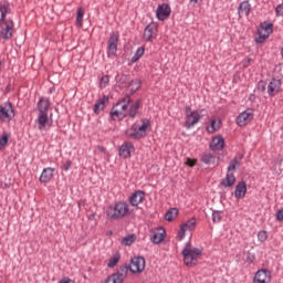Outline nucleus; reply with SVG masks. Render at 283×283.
<instances>
[{"instance_id":"nucleus-1","label":"nucleus","mask_w":283,"mask_h":283,"mask_svg":"<svg viewBox=\"0 0 283 283\" xmlns=\"http://www.w3.org/2000/svg\"><path fill=\"white\" fill-rule=\"evenodd\" d=\"M143 102L140 99L132 101V97L126 96L122 98L109 112L112 120H123L124 118H136L138 109H140Z\"/></svg>"},{"instance_id":"nucleus-2","label":"nucleus","mask_w":283,"mask_h":283,"mask_svg":"<svg viewBox=\"0 0 283 283\" xmlns=\"http://www.w3.org/2000/svg\"><path fill=\"white\" fill-rule=\"evenodd\" d=\"M140 123L142 124H138V122H136L132 125V127L126 129L125 134L127 138H132L133 140H140L147 136V129L151 127V123H149V119H142Z\"/></svg>"},{"instance_id":"nucleus-3","label":"nucleus","mask_w":283,"mask_h":283,"mask_svg":"<svg viewBox=\"0 0 283 283\" xmlns=\"http://www.w3.org/2000/svg\"><path fill=\"white\" fill-rule=\"evenodd\" d=\"M129 213V203L125 200L115 202L112 206H108L106 210V216L111 220H123Z\"/></svg>"},{"instance_id":"nucleus-4","label":"nucleus","mask_w":283,"mask_h":283,"mask_svg":"<svg viewBox=\"0 0 283 283\" xmlns=\"http://www.w3.org/2000/svg\"><path fill=\"white\" fill-rule=\"evenodd\" d=\"M181 255L184 258V264L191 269L198 264V260H200V256L202 255V249L192 248L191 242L189 241L181 251Z\"/></svg>"},{"instance_id":"nucleus-5","label":"nucleus","mask_w":283,"mask_h":283,"mask_svg":"<svg viewBox=\"0 0 283 283\" xmlns=\"http://www.w3.org/2000/svg\"><path fill=\"white\" fill-rule=\"evenodd\" d=\"M17 29H14V20L11 18L4 19L0 22V41H10L14 36Z\"/></svg>"},{"instance_id":"nucleus-6","label":"nucleus","mask_w":283,"mask_h":283,"mask_svg":"<svg viewBox=\"0 0 283 283\" xmlns=\"http://www.w3.org/2000/svg\"><path fill=\"white\" fill-rule=\"evenodd\" d=\"M14 116H17V113L14 112L12 102H4L3 104H0V120L2 123H10Z\"/></svg>"},{"instance_id":"nucleus-7","label":"nucleus","mask_w":283,"mask_h":283,"mask_svg":"<svg viewBox=\"0 0 283 283\" xmlns=\"http://www.w3.org/2000/svg\"><path fill=\"white\" fill-rule=\"evenodd\" d=\"M118 41H120V34L118 32H112L107 41V56H116L118 52Z\"/></svg>"},{"instance_id":"nucleus-8","label":"nucleus","mask_w":283,"mask_h":283,"mask_svg":"<svg viewBox=\"0 0 283 283\" xmlns=\"http://www.w3.org/2000/svg\"><path fill=\"white\" fill-rule=\"evenodd\" d=\"M200 113L198 111H191V106L186 107V123L185 127L191 129L195 125H198L200 122Z\"/></svg>"},{"instance_id":"nucleus-9","label":"nucleus","mask_w":283,"mask_h":283,"mask_svg":"<svg viewBox=\"0 0 283 283\" xmlns=\"http://www.w3.org/2000/svg\"><path fill=\"white\" fill-rule=\"evenodd\" d=\"M157 36H158V24L156 22H150L144 29L143 39L147 43H153Z\"/></svg>"},{"instance_id":"nucleus-10","label":"nucleus","mask_w":283,"mask_h":283,"mask_svg":"<svg viewBox=\"0 0 283 283\" xmlns=\"http://www.w3.org/2000/svg\"><path fill=\"white\" fill-rule=\"evenodd\" d=\"M130 273H143L145 271V258L135 256L130 260L128 265Z\"/></svg>"},{"instance_id":"nucleus-11","label":"nucleus","mask_w":283,"mask_h":283,"mask_svg":"<svg viewBox=\"0 0 283 283\" xmlns=\"http://www.w3.org/2000/svg\"><path fill=\"white\" fill-rule=\"evenodd\" d=\"M253 109L248 108L243 111L238 117H237V125L239 127H247L251 120H253Z\"/></svg>"},{"instance_id":"nucleus-12","label":"nucleus","mask_w":283,"mask_h":283,"mask_svg":"<svg viewBox=\"0 0 283 283\" xmlns=\"http://www.w3.org/2000/svg\"><path fill=\"white\" fill-rule=\"evenodd\" d=\"M156 17L158 21H167L171 17V7L167 3H161L157 7Z\"/></svg>"},{"instance_id":"nucleus-13","label":"nucleus","mask_w":283,"mask_h":283,"mask_svg":"<svg viewBox=\"0 0 283 283\" xmlns=\"http://www.w3.org/2000/svg\"><path fill=\"white\" fill-rule=\"evenodd\" d=\"M196 229V217L189 219L186 223L180 226V230L178 232V240H185V235L187 231H193Z\"/></svg>"},{"instance_id":"nucleus-14","label":"nucleus","mask_w":283,"mask_h":283,"mask_svg":"<svg viewBox=\"0 0 283 283\" xmlns=\"http://www.w3.org/2000/svg\"><path fill=\"white\" fill-rule=\"evenodd\" d=\"M282 92V80L272 78V81L268 85V94L271 98L273 96H277Z\"/></svg>"},{"instance_id":"nucleus-15","label":"nucleus","mask_w":283,"mask_h":283,"mask_svg":"<svg viewBox=\"0 0 283 283\" xmlns=\"http://www.w3.org/2000/svg\"><path fill=\"white\" fill-rule=\"evenodd\" d=\"M271 282V271L266 269H261L256 271L253 283H269Z\"/></svg>"},{"instance_id":"nucleus-16","label":"nucleus","mask_w":283,"mask_h":283,"mask_svg":"<svg viewBox=\"0 0 283 283\" xmlns=\"http://www.w3.org/2000/svg\"><path fill=\"white\" fill-rule=\"evenodd\" d=\"M144 201H145V191L143 190H135L128 198V202L132 207H138V205H142V202Z\"/></svg>"},{"instance_id":"nucleus-17","label":"nucleus","mask_w":283,"mask_h":283,"mask_svg":"<svg viewBox=\"0 0 283 283\" xmlns=\"http://www.w3.org/2000/svg\"><path fill=\"white\" fill-rule=\"evenodd\" d=\"M134 151V144L132 142H126L119 147L120 158L127 159L132 158V153Z\"/></svg>"},{"instance_id":"nucleus-18","label":"nucleus","mask_w":283,"mask_h":283,"mask_svg":"<svg viewBox=\"0 0 283 283\" xmlns=\"http://www.w3.org/2000/svg\"><path fill=\"white\" fill-rule=\"evenodd\" d=\"M54 171H56V169L52 167L44 168L42 170L39 181L43 185H48V182H50L52 178H54Z\"/></svg>"},{"instance_id":"nucleus-19","label":"nucleus","mask_w":283,"mask_h":283,"mask_svg":"<svg viewBox=\"0 0 283 283\" xmlns=\"http://www.w3.org/2000/svg\"><path fill=\"white\" fill-rule=\"evenodd\" d=\"M167 234V231H165V228H157L153 235L150 237V241L153 244H160L163 240H165V235Z\"/></svg>"},{"instance_id":"nucleus-20","label":"nucleus","mask_w":283,"mask_h":283,"mask_svg":"<svg viewBox=\"0 0 283 283\" xmlns=\"http://www.w3.org/2000/svg\"><path fill=\"white\" fill-rule=\"evenodd\" d=\"M247 196V181L241 180L234 189V198L237 200H242V198H245Z\"/></svg>"},{"instance_id":"nucleus-21","label":"nucleus","mask_w":283,"mask_h":283,"mask_svg":"<svg viewBox=\"0 0 283 283\" xmlns=\"http://www.w3.org/2000/svg\"><path fill=\"white\" fill-rule=\"evenodd\" d=\"M52 105V102H50V98L40 97L36 107L40 114H48L50 111V107Z\"/></svg>"},{"instance_id":"nucleus-22","label":"nucleus","mask_w":283,"mask_h":283,"mask_svg":"<svg viewBox=\"0 0 283 283\" xmlns=\"http://www.w3.org/2000/svg\"><path fill=\"white\" fill-rule=\"evenodd\" d=\"M238 14L240 19H242V17H249V14H251V3L249 2V0L240 3L238 8Z\"/></svg>"},{"instance_id":"nucleus-23","label":"nucleus","mask_w":283,"mask_h":283,"mask_svg":"<svg viewBox=\"0 0 283 283\" xmlns=\"http://www.w3.org/2000/svg\"><path fill=\"white\" fill-rule=\"evenodd\" d=\"M210 149H212V151H222L224 149V138L218 136L212 138Z\"/></svg>"},{"instance_id":"nucleus-24","label":"nucleus","mask_w":283,"mask_h":283,"mask_svg":"<svg viewBox=\"0 0 283 283\" xmlns=\"http://www.w3.org/2000/svg\"><path fill=\"white\" fill-rule=\"evenodd\" d=\"M107 103H109V97L104 95L94 104L93 106L94 114H101V112L105 109V105H107Z\"/></svg>"},{"instance_id":"nucleus-25","label":"nucleus","mask_w":283,"mask_h":283,"mask_svg":"<svg viewBox=\"0 0 283 283\" xmlns=\"http://www.w3.org/2000/svg\"><path fill=\"white\" fill-rule=\"evenodd\" d=\"M233 185H235V175H233V172H228L226 175V178L221 180V186L229 188L233 187Z\"/></svg>"},{"instance_id":"nucleus-26","label":"nucleus","mask_w":283,"mask_h":283,"mask_svg":"<svg viewBox=\"0 0 283 283\" xmlns=\"http://www.w3.org/2000/svg\"><path fill=\"white\" fill-rule=\"evenodd\" d=\"M221 125H222V120L211 119L210 125L207 126V133L208 134H216V132H218V129H220Z\"/></svg>"},{"instance_id":"nucleus-27","label":"nucleus","mask_w":283,"mask_h":283,"mask_svg":"<svg viewBox=\"0 0 283 283\" xmlns=\"http://www.w3.org/2000/svg\"><path fill=\"white\" fill-rule=\"evenodd\" d=\"M36 122L39 124V129H45V126L48 125V123H50V117L48 116V113H40Z\"/></svg>"},{"instance_id":"nucleus-28","label":"nucleus","mask_w":283,"mask_h":283,"mask_svg":"<svg viewBox=\"0 0 283 283\" xmlns=\"http://www.w3.org/2000/svg\"><path fill=\"white\" fill-rule=\"evenodd\" d=\"M142 86H143V81H140V78L132 80L128 83V87L130 90V94H136V92H138L139 87H142Z\"/></svg>"},{"instance_id":"nucleus-29","label":"nucleus","mask_w":283,"mask_h":283,"mask_svg":"<svg viewBox=\"0 0 283 283\" xmlns=\"http://www.w3.org/2000/svg\"><path fill=\"white\" fill-rule=\"evenodd\" d=\"M178 218V208H170L166 214H165V220L167 222H174Z\"/></svg>"},{"instance_id":"nucleus-30","label":"nucleus","mask_w":283,"mask_h":283,"mask_svg":"<svg viewBox=\"0 0 283 283\" xmlns=\"http://www.w3.org/2000/svg\"><path fill=\"white\" fill-rule=\"evenodd\" d=\"M201 163H205V165H214L216 156H213L211 153H205L201 156Z\"/></svg>"},{"instance_id":"nucleus-31","label":"nucleus","mask_w":283,"mask_h":283,"mask_svg":"<svg viewBox=\"0 0 283 283\" xmlns=\"http://www.w3.org/2000/svg\"><path fill=\"white\" fill-rule=\"evenodd\" d=\"M271 33L258 29V36L254 39L255 43H264V40L269 39Z\"/></svg>"},{"instance_id":"nucleus-32","label":"nucleus","mask_w":283,"mask_h":283,"mask_svg":"<svg viewBox=\"0 0 283 283\" xmlns=\"http://www.w3.org/2000/svg\"><path fill=\"white\" fill-rule=\"evenodd\" d=\"M144 55H145V46L138 48L136 53L134 54V56L130 60L132 63H138V61H140V59H143Z\"/></svg>"},{"instance_id":"nucleus-33","label":"nucleus","mask_w":283,"mask_h":283,"mask_svg":"<svg viewBox=\"0 0 283 283\" xmlns=\"http://www.w3.org/2000/svg\"><path fill=\"white\" fill-rule=\"evenodd\" d=\"M136 242V234H128L122 239V244L124 247H132Z\"/></svg>"},{"instance_id":"nucleus-34","label":"nucleus","mask_w":283,"mask_h":283,"mask_svg":"<svg viewBox=\"0 0 283 283\" xmlns=\"http://www.w3.org/2000/svg\"><path fill=\"white\" fill-rule=\"evenodd\" d=\"M235 169H240V160H238V157H234L232 160H230L228 166V174L235 171Z\"/></svg>"},{"instance_id":"nucleus-35","label":"nucleus","mask_w":283,"mask_h":283,"mask_svg":"<svg viewBox=\"0 0 283 283\" xmlns=\"http://www.w3.org/2000/svg\"><path fill=\"white\" fill-rule=\"evenodd\" d=\"M85 14V10L83 8H78L76 11V25L77 28H83V17Z\"/></svg>"},{"instance_id":"nucleus-36","label":"nucleus","mask_w":283,"mask_h":283,"mask_svg":"<svg viewBox=\"0 0 283 283\" xmlns=\"http://www.w3.org/2000/svg\"><path fill=\"white\" fill-rule=\"evenodd\" d=\"M259 30H261V32H270V34H273V23H271V22H262L260 24Z\"/></svg>"},{"instance_id":"nucleus-37","label":"nucleus","mask_w":283,"mask_h":283,"mask_svg":"<svg viewBox=\"0 0 283 283\" xmlns=\"http://www.w3.org/2000/svg\"><path fill=\"white\" fill-rule=\"evenodd\" d=\"M119 261H120V254H115L114 256H112L107 263L108 269H114V266H116Z\"/></svg>"},{"instance_id":"nucleus-38","label":"nucleus","mask_w":283,"mask_h":283,"mask_svg":"<svg viewBox=\"0 0 283 283\" xmlns=\"http://www.w3.org/2000/svg\"><path fill=\"white\" fill-rule=\"evenodd\" d=\"M115 78L120 85H127V83H129V75L127 74L116 75Z\"/></svg>"},{"instance_id":"nucleus-39","label":"nucleus","mask_w":283,"mask_h":283,"mask_svg":"<svg viewBox=\"0 0 283 283\" xmlns=\"http://www.w3.org/2000/svg\"><path fill=\"white\" fill-rule=\"evenodd\" d=\"M222 221V211L213 210L212 211V222L216 224Z\"/></svg>"},{"instance_id":"nucleus-40","label":"nucleus","mask_w":283,"mask_h":283,"mask_svg":"<svg viewBox=\"0 0 283 283\" xmlns=\"http://www.w3.org/2000/svg\"><path fill=\"white\" fill-rule=\"evenodd\" d=\"M258 240H259V242H266V240H269V232H266V230L259 231Z\"/></svg>"},{"instance_id":"nucleus-41","label":"nucleus","mask_w":283,"mask_h":283,"mask_svg":"<svg viewBox=\"0 0 283 283\" xmlns=\"http://www.w3.org/2000/svg\"><path fill=\"white\" fill-rule=\"evenodd\" d=\"M117 273L124 277H127V273H129V265L127 264L120 265L117 270Z\"/></svg>"},{"instance_id":"nucleus-42","label":"nucleus","mask_w":283,"mask_h":283,"mask_svg":"<svg viewBox=\"0 0 283 283\" xmlns=\"http://www.w3.org/2000/svg\"><path fill=\"white\" fill-rule=\"evenodd\" d=\"M125 276H123L122 274H119L118 272L114 273L112 275V280H113V283H123L125 282Z\"/></svg>"},{"instance_id":"nucleus-43","label":"nucleus","mask_w":283,"mask_h":283,"mask_svg":"<svg viewBox=\"0 0 283 283\" xmlns=\"http://www.w3.org/2000/svg\"><path fill=\"white\" fill-rule=\"evenodd\" d=\"M9 138H10V136L8 134H3L0 137V147H6V145H8Z\"/></svg>"},{"instance_id":"nucleus-44","label":"nucleus","mask_w":283,"mask_h":283,"mask_svg":"<svg viewBox=\"0 0 283 283\" xmlns=\"http://www.w3.org/2000/svg\"><path fill=\"white\" fill-rule=\"evenodd\" d=\"M72 168V160L67 159L62 166L61 169L62 171H70Z\"/></svg>"},{"instance_id":"nucleus-45","label":"nucleus","mask_w":283,"mask_h":283,"mask_svg":"<svg viewBox=\"0 0 283 283\" xmlns=\"http://www.w3.org/2000/svg\"><path fill=\"white\" fill-rule=\"evenodd\" d=\"M109 85V75H104L101 78V87H107Z\"/></svg>"},{"instance_id":"nucleus-46","label":"nucleus","mask_w":283,"mask_h":283,"mask_svg":"<svg viewBox=\"0 0 283 283\" xmlns=\"http://www.w3.org/2000/svg\"><path fill=\"white\" fill-rule=\"evenodd\" d=\"M245 260H247L248 264H253V262H255V254L248 252V256Z\"/></svg>"},{"instance_id":"nucleus-47","label":"nucleus","mask_w":283,"mask_h":283,"mask_svg":"<svg viewBox=\"0 0 283 283\" xmlns=\"http://www.w3.org/2000/svg\"><path fill=\"white\" fill-rule=\"evenodd\" d=\"M197 163H198V159L188 158L186 161V165H188V167H196Z\"/></svg>"},{"instance_id":"nucleus-48","label":"nucleus","mask_w":283,"mask_h":283,"mask_svg":"<svg viewBox=\"0 0 283 283\" xmlns=\"http://www.w3.org/2000/svg\"><path fill=\"white\" fill-rule=\"evenodd\" d=\"M275 12L277 17H283V3L276 7Z\"/></svg>"},{"instance_id":"nucleus-49","label":"nucleus","mask_w":283,"mask_h":283,"mask_svg":"<svg viewBox=\"0 0 283 283\" xmlns=\"http://www.w3.org/2000/svg\"><path fill=\"white\" fill-rule=\"evenodd\" d=\"M251 63H253V59H244L242 61V67L247 69L249 65H251Z\"/></svg>"},{"instance_id":"nucleus-50","label":"nucleus","mask_w":283,"mask_h":283,"mask_svg":"<svg viewBox=\"0 0 283 283\" xmlns=\"http://www.w3.org/2000/svg\"><path fill=\"white\" fill-rule=\"evenodd\" d=\"M276 220H277V222H282L283 221V209H280L276 212Z\"/></svg>"},{"instance_id":"nucleus-51","label":"nucleus","mask_w":283,"mask_h":283,"mask_svg":"<svg viewBox=\"0 0 283 283\" xmlns=\"http://www.w3.org/2000/svg\"><path fill=\"white\" fill-rule=\"evenodd\" d=\"M259 90H261V92H266V84H264V82H260Z\"/></svg>"},{"instance_id":"nucleus-52","label":"nucleus","mask_w":283,"mask_h":283,"mask_svg":"<svg viewBox=\"0 0 283 283\" xmlns=\"http://www.w3.org/2000/svg\"><path fill=\"white\" fill-rule=\"evenodd\" d=\"M59 283H74V281H72V279L70 277H66V279L60 280Z\"/></svg>"},{"instance_id":"nucleus-53","label":"nucleus","mask_w":283,"mask_h":283,"mask_svg":"<svg viewBox=\"0 0 283 283\" xmlns=\"http://www.w3.org/2000/svg\"><path fill=\"white\" fill-rule=\"evenodd\" d=\"M97 149H98V151H101V153H104V151H105V147H104V146H97Z\"/></svg>"},{"instance_id":"nucleus-54","label":"nucleus","mask_w":283,"mask_h":283,"mask_svg":"<svg viewBox=\"0 0 283 283\" xmlns=\"http://www.w3.org/2000/svg\"><path fill=\"white\" fill-rule=\"evenodd\" d=\"M56 88L55 87H51L50 90H49V94H52V92H54Z\"/></svg>"},{"instance_id":"nucleus-55","label":"nucleus","mask_w":283,"mask_h":283,"mask_svg":"<svg viewBox=\"0 0 283 283\" xmlns=\"http://www.w3.org/2000/svg\"><path fill=\"white\" fill-rule=\"evenodd\" d=\"M114 232H112V230L106 232V235H113Z\"/></svg>"},{"instance_id":"nucleus-56","label":"nucleus","mask_w":283,"mask_h":283,"mask_svg":"<svg viewBox=\"0 0 283 283\" xmlns=\"http://www.w3.org/2000/svg\"><path fill=\"white\" fill-rule=\"evenodd\" d=\"M109 280H112L111 276H108V277L105 280V283H109Z\"/></svg>"},{"instance_id":"nucleus-57","label":"nucleus","mask_w":283,"mask_h":283,"mask_svg":"<svg viewBox=\"0 0 283 283\" xmlns=\"http://www.w3.org/2000/svg\"><path fill=\"white\" fill-rule=\"evenodd\" d=\"M1 70H3V63H1V61H0V72H1Z\"/></svg>"},{"instance_id":"nucleus-58","label":"nucleus","mask_w":283,"mask_h":283,"mask_svg":"<svg viewBox=\"0 0 283 283\" xmlns=\"http://www.w3.org/2000/svg\"><path fill=\"white\" fill-rule=\"evenodd\" d=\"M190 3H198V0H190Z\"/></svg>"},{"instance_id":"nucleus-59","label":"nucleus","mask_w":283,"mask_h":283,"mask_svg":"<svg viewBox=\"0 0 283 283\" xmlns=\"http://www.w3.org/2000/svg\"><path fill=\"white\" fill-rule=\"evenodd\" d=\"M280 67H283V63L280 64Z\"/></svg>"}]
</instances>
